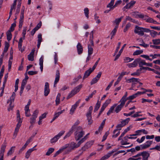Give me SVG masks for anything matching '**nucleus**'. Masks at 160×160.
<instances>
[{
    "mask_svg": "<svg viewBox=\"0 0 160 160\" xmlns=\"http://www.w3.org/2000/svg\"><path fill=\"white\" fill-rule=\"evenodd\" d=\"M85 132L83 131L82 128L81 126L77 127L74 133L75 139L76 141L80 140L83 136L84 135Z\"/></svg>",
    "mask_w": 160,
    "mask_h": 160,
    "instance_id": "f257e3e1",
    "label": "nucleus"
},
{
    "mask_svg": "<svg viewBox=\"0 0 160 160\" xmlns=\"http://www.w3.org/2000/svg\"><path fill=\"white\" fill-rule=\"evenodd\" d=\"M150 156V154L146 151H143L142 152H139L136 155H135L134 157H138V158H141L140 157H142V160H148V158Z\"/></svg>",
    "mask_w": 160,
    "mask_h": 160,
    "instance_id": "f03ea898",
    "label": "nucleus"
},
{
    "mask_svg": "<svg viewBox=\"0 0 160 160\" xmlns=\"http://www.w3.org/2000/svg\"><path fill=\"white\" fill-rule=\"evenodd\" d=\"M82 84L76 87L75 88H74V89L71 91V93L67 97V99H68L77 93L79 91L80 89L82 88Z\"/></svg>",
    "mask_w": 160,
    "mask_h": 160,
    "instance_id": "7ed1b4c3",
    "label": "nucleus"
},
{
    "mask_svg": "<svg viewBox=\"0 0 160 160\" xmlns=\"http://www.w3.org/2000/svg\"><path fill=\"white\" fill-rule=\"evenodd\" d=\"M65 132L64 131H62L60 132L57 135H55L53 138L51 139V143H53L56 142L60 137L64 134Z\"/></svg>",
    "mask_w": 160,
    "mask_h": 160,
    "instance_id": "20e7f679",
    "label": "nucleus"
},
{
    "mask_svg": "<svg viewBox=\"0 0 160 160\" xmlns=\"http://www.w3.org/2000/svg\"><path fill=\"white\" fill-rule=\"evenodd\" d=\"M38 111L36 110L33 113L31 117L30 118V122L31 124H34L36 122V119L37 117Z\"/></svg>",
    "mask_w": 160,
    "mask_h": 160,
    "instance_id": "39448f33",
    "label": "nucleus"
},
{
    "mask_svg": "<svg viewBox=\"0 0 160 160\" xmlns=\"http://www.w3.org/2000/svg\"><path fill=\"white\" fill-rule=\"evenodd\" d=\"M142 30V27L136 26L134 30V32L135 33L138 34V35L142 36L144 35Z\"/></svg>",
    "mask_w": 160,
    "mask_h": 160,
    "instance_id": "423d86ee",
    "label": "nucleus"
},
{
    "mask_svg": "<svg viewBox=\"0 0 160 160\" xmlns=\"http://www.w3.org/2000/svg\"><path fill=\"white\" fill-rule=\"evenodd\" d=\"M93 143L94 141L92 140L87 142L84 146L82 148L81 150L83 151H85L87 149L90 148Z\"/></svg>",
    "mask_w": 160,
    "mask_h": 160,
    "instance_id": "0eeeda50",
    "label": "nucleus"
},
{
    "mask_svg": "<svg viewBox=\"0 0 160 160\" xmlns=\"http://www.w3.org/2000/svg\"><path fill=\"white\" fill-rule=\"evenodd\" d=\"M81 144L82 143L79 141L77 143H76L74 142H72L69 144V147L70 149H73L79 147Z\"/></svg>",
    "mask_w": 160,
    "mask_h": 160,
    "instance_id": "6e6552de",
    "label": "nucleus"
},
{
    "mask_svg": "<svg viewBox=\"0 0 160 160\" xmlns=\"http://www.w3.org/2000/svg\"><path fill=\"white\" fill-rule=\"evenodd\" d=\"M135 132L136 133L135 134L130 135V136H136L140 135H141V133L142 132L145 134H147L148 133V132L144 129L136 131Z\"/></svg>",
    "mask_w": 160,
    "mask_h": 160,
    "instance_id": "1a4fd4ad",
    "label": "nucleus"
},
{
    "mask_svg": "<svg viewBox=\"0 0 160 160\" xmlns=\"http://www.w3.org/2000/svg\"><path fill=\"white\" fill-rule=\"evenodd\" d=\"M116 128L117 129H115L113 132V135L112 136L113 138H116L120 134V124H118Z\"/></svg>",
    "mask_w": 160,
    "mask_h": 160,
    "instance_id": "9d476101",
    "label": "nucleus"
},
{
    "mask_svg": "<svg viewBox=\"0 0 160 160\" xmlns=\"http://www.w3.org/2000/svg\"><path fill=\"white\" fill-rule=\"evenodd\" d=\"M80 100L79 99L78 100L76 103H75L73 105H72V108L70 110V113L71 114H72L74 111H75L76 109L77 108V107L78 106L79 104V103L80 102Z\"/></svg>",
    "mask_w": 160,
    "mask_h": 160,
    "instance_id": "9b49d317",
    "label": "nucleus"
},
{
    "mask_svg": "<svg viewBox=\"0 0 160 160\" xmlns=\"http://www.w3.org/2000/svg\"><path fill=\"white\" fill-rule=\"evenodd\" d=\"M101 74V72H99L96 76L92 80L90 83L91 85H92L97 82L100 78Z\"/></svg>",
    "mask_w": 160,
    "mask_h": 160,
    "instance_id": "f8f14e48",
    "label": "nucleus"
},
{
    "mask_svg": "<svg viewBox=\"0 0 160 160\" xmlns=\"http://www.w3.org/2000/svg\"><path fill=\"white\" fill-rule=\"evenodd\" d=\"M6 146L4 144H2L1 148L0 151V160H3L4 154L6 148Z\"/></svg>",
    "mask_w": 160,
    "mask_h": 160,
    "instance_id": "ddd939ff",
    "label": "nucleus"
},
{
    "mask_svg": "<svg viewBox=\"0 0 160 160\" xmlns=\"http://www.w3.org/2000/svg\"><path fill=\"white\" fill-rule=\"evenodd\" d=\"M50 92V89L49 88V84L48 82L45 83L44 88V95L45 96L48 95Z\"/></svg>",
    "mask_w": 160,
    "mask_h": 160,
    "instance_id": "4468645a",
    "label": "nucleus"
},
{
    "mask_svg": "<svg viewBox=\"0 0 160 160\" xmlns=\"http://www.w3.org/2000/svg\"><path fill=\"white\" fill-rule=\"evenodd\" d=\"M22 0H18V4L17 7V9L15 13V17H17L18 14L19 12L20 9V8L21 1Z\"/></svg>",
    "mask_w": 160,
    "mask_h": 160,
    "instance_id": "2eb2a0df",
    "label": "nucleus"
},
{
    "mask_svg": "<svg viewBox=\"0 0 160 160\" xmlns=\"http://www.w3.org/2000/svg\"><path fill=\"white\" fill-rule=\"evenodd\" d=\"M141 18H142L147 22L150 23L151 22L152 18L149 17L146 15H144L142 14V15L139 16Z\"/></svg>",
    "mask_w": 160,
    "mask_h": 160,
    "instance_id": "dca6fc26",
    "label": "nucleus"
},
{
    "mask_svg": "<svg viewBox=\"0 0 160 160\" xmlns=\"http://www.w3.org/2000/svg\"><path fill=\"white\" fill-rule=\"evenodd\" d=\"M77 49L78 54L79 55H80L82 53L83 51V48L80 43H78L77 46Z\"/></svg>",
    "mask_w": 160,
    "mask_h": 160,
    "instance_id": "f3484780",
    "label": "nucleus"
},
{
    "mask_svg": "<svg viewBox=\"0 0 160 160\" xmlns=\"http://www.w3.org/2000/svg\"><path fill=\"white\" fill-rule=\"evenodd\" d=\"M60 78V73L59 70H57L56 72L55 79L54 81V87L56 86V84L59 81Z\"/></svg>",
    "mask_w": 160,
    "mask_h": 160,
    "instance_id": "a211bd4d",
    "label": "nucleus"
},
{
    "mask_svg": "<svg viewBox=\"0 0 160 160\" xmlns=\"http://www.w3.org/2000/svg\"><path fill=\"white\" fill-rule=\"evenodd\" d=\"M139 61V59H137L133 62L128 64V65L129 68L135 67L137 66Z\"/></svg>",
    "mask_w": 160,
    "mask_h": 160,
    "instance_id": "6ab92c4d",
    "label": "nucleus"
},
{
    "mask_svg": "<svg viewBox=\"0 0 160 160\" xmlns=\"http://www.w3.org/2000/svg\"><path fill=\"white\" fill-rule=\"evenodd\" d=\"M35 50L33 49L32 50L28 56V59L29 61H33L34 60V54Z\"/></svg>",
    "mask_w": 160,
    "mask_h": 160,
    "instance_id": "aec40b11",
    "label": "nucleus"
},
{
    "mask_svg": "<svg viewBox=\"0 0 160 160\" xmlns=\"http://www.w3.org/2000/svg\"><path fill=\"white\" fill-rule=\"evenodd\" d=\"M93 71V70L91 68H90L88 70L86 71L84 74L83 79L88 77Z\"/></svg>",
    "mask_w": 160,
    "mask_h": 160,
    "instance_id": "412c9836",
    "label": "nucleus"
},
{
    "mask_svg": "<svg viewBox=\"0 0 160 160\" xmlns=\"http://www.w3.org/2000/svg\"><path fill=\"white\" fill-rule=\"evenodd\" d=\"M27 82V81L25 79H23L22 81L21 86V90L20 92V95H21V94L23 92V90L25 87V86Z\"/></svg>",
    "mask_w": 160,
    "mask_h": 160,
    "instance_id": "4be33fe9",
    "label": "nucleus"
},
{
    "mask_svg": "<svg viewBox=\"0 0 160 160\" xmlns=\"http://www.w3.org/2000/svg\"><path fill=\"white\" fill-rule=\"evenodd\" d=\"M127 96V92H126L122 98L121 99V107L123 106L125 103V102L126 100V97Z\"/></svg>",
    "mask_w": 160,
    "mask_h": 160,
    "instance_id": "5701e85b",
    "label": "nucleus"
},
{
    "mask_svg": "<svg viewBox=\"0 0 160 160\" xmlns=\"http://www.w3.org/2000/svg\"><path fill=\"white\" fill-rule=\"evenodd\" d=\"M35 150L36 149H34V148H32L28 149L26 153V158L27 159H28L30 156L32 152L34 150Z\"/></svg>",
    "mask_w": 160,
    "mask_h": 160,
    "instance_id": "b1692460",
    "label": "nucleus"
},
{
    "mask_svg": "<svg viewBox=\"0 0 160 160\" xmlns=\"http://www.w3.org/2000/svg\"><path fill=\"white\" fill-rule=\"evenodd\" d=\"M43 59L44 57L43 56H42L41 58L39 59V64L40 66V69L42 72L43 71Z\"/></svg>",
    "mask_w": 160,
    "mask_h": 160,
    "instance_id": "393cba45",
    "label": "nucleus"
},
{
    "mask_svg": "<svg viewBox=\"0 0 160 160\" xmlns=\"http://www.w3.org/2000/svg\"><path fill=\"white\" fill-rule=\"evenodd\" d=\"M139 79L135 78H131L128 80V82H132L133 84H135L136 82H139Z\"/></svg>",
    "mask_w": 160,
    "mask_h": 160,
    "instance_id": "a878e982",
    "label": "nucleus"
},
{
    "mask_svg": "<svg viewBox=\"0 0 160 160\" xmlns=\"http://www.w3.org/2000/svg\"><path fill=\"white\" fill-rule=\"evenodd\" d=\"M130 120V118H128L122 121L121 123V127H123L127 125Z\"/></svg>",
    "mask_w": 160,
    "mask_h": 160,
    "instance_id": "bb28decb",
    "label": "nucleus"
},
{
    "mask_svg": "<svg viewBox=\"0 0 160 160\" xmlns=\"http://www.w3.org/2000/svg\"><path fill=\"white\" fill-rule=\"evenodd\" d=\"M136 1H132L129 3L127 4L125 6V8H130L132 7L133 5L135 3Z\"/></svg>",
    "mask_w": 160,
    "mask_h": 160,
    "instance_id": "cd10ccee",
    "label": "nucleus"
},
{
    "mask_svg": "<svg viewBox=\"0 0 160 160\" xmlns=\"http://www.w3.org/2000/svg\"><path fill=\"white\" fill-rule=\"evenodd\" d=\"M117 106V104H114L112 106L107 113V115H109L111 113H112L115 107Z\"/></svg>",
    "mask_w": 160,
    "mask_h": 160,
    "instance_id": "c85d7f7f",
    "label": "nucleus"
},
{
    "mask_svg": "<svg viewBox=\"0 0 160 160\" xmlns=\"http://www.w3.org/2000/svg\"><path fill=\"white\" fill-rule=\"evenodd\" d=\"M117 106V104H114L112 106L107 113V115H109L111 113H112L115 107Z\"/></svg>",
    "mask_w": 160,
    "mask_h": 160,
    "instance_id": "c756f323",
    "label": "nucleus"
},
{
    "mask_svg": "<svg viewBox=\"0 0 160 160\" xmlns=\"http://www.w3.org/2000/svg\"><path fill=\"white\" fill-rule=\"evenodd\" d=\"M16 94L14 92H13L12 94V96L10 97V99L8 100L7 101V103H9V102L12 103L13 102L14 100V99L15 97Z\"/></svg>",
    "mask_w": 160,
    "mask_h": 160,
    "instance_id": "7c9ffc66",
    "label": "nucleus"
},
{
    "mask_svg": "<svg viewBox=\"0 0 160 160\" xmlns=\"http://www.w3.org/2000/svg\"><path fill=\"white\" fill-rule=\"evenodd\" d=\"M138 59H139V61L138 62V64L139 67H142L143 65L146 66L147 63L145 62V60H141L140 58H138Z\"/></svg>",
    "mask_w": 160,
    "mask_h": 160,
    "instance_id": "2f4dec72",
    "label": "nucleus"
},
{
    "mask_svg": "<svg viewBox=\"0 0 160 160\" xmlns=\"http://www.w3.org/2000/svg\"><path fill=\"white\" fill-rule=\"evenodd\" d=\"M100 104L101 102L98 100L97 103L96 104L94 110V112H96L98 110L100 106Z\"/></svg>",
    "mask_w": 160,
    "mask_h": 160,
    "instance_id": "473e14b6",
    "label": "nucleus"
},
{
    "mask_svg": "<svg viewBox=\"0 0 160 160\" xmlns=\"http://www.w3.org/2000/svg\"><path fill=\"white\" fill-rule=\"evenodd\" d=\"M88 54L89 55H91L93 52V49L90 44L88 45Z\"/></svg>",
    "mask_w": 160,
    "mask_h": 160,
    "instance_id": "72a5a7b5",
    "label": "nucleus"
},
{
    "mask_svg": "<svg viewBox=\"0 0 160 160\" xmlns=\"http://www.w3.org/2000/svg\"><path fill=\"white\" fill-rule=\"evenodd\" d=\"M73 130L71 128L70 131L68 133H67L66 134L64 137L63 139H65L67 138L70 137L71 134L72 133Z\"/></svg>",
    "mask_w": 160,
    "mask_h": 160,
    "instance_id": "f704fd0d",
    "label": "nucleus"
},
{
    "mask_svg": "<svg viewBox=\"0 0 160 160\" xmlns=\"http://www.w3.org/2000/svg\"><path fill=\"white\" fill-rule=\"evenodd\" d=\"M11 32L8 31L6 33L7 39L8 41H9L12 38V35Z\"/></svg>",
    "mask_w": 160,
    "mask_h": 160,
    "instance_id": "c9c22d12",
    "label": "nucleus"
},
{
    "mask_svg": "<svg viewBox=\"0 0 160 160\" xmlns=\"http://www.w3.org/2000/svg\"><path fill=\"white\" fill-rule=\"evenodd\" d=\"M132 128V127L131 126H130L127 128L126 129H125L123 132L122 133L121 135V137L123 136L124 134L127 133L128 131H129L130 129Z\"/></svg>",
    "mask_w": 160,
    "mask_h": 160,
    "instance_id": "e433bc0d",
    "label": "nucleus"
},
{
    "mask_svg": "<svg viewBox=\"0 0 160 160\" xmlns=\"http://www.w3.org/2000/svg\"><path fill=\"white\" fill-rule=\"evenodd\" d=\"M54 148H49L46 154V155L49 156L51 154L54 152Z\"/></svg>",
    "mask_w": 160,
    "mask_h": 160,
    "instance_id": "4c0bfd02",
    "label": "nucleus"
},
{
    "mask_svg": "<svg viewBox=\"0 0 160 160\" xmlns=\"http://www.w3.org/2000/svg\"><path fill=\"white\" fill-rule=\"evenodd\" d=\"M117 26H115V28L111 32V34L112 35L111 39H112V38H113L114 35H115L117 31Z\"/></svg>",
    "mask_w": 160,
    "mask_h": 160,
    "instance_id": "58836bf2",
    "label": "nucleus"
},
{
    "mask_svg": "<svg viewBox=\"0 0 160 160\" xmlns=\"http://www.w3.org/2000/svg\"><path fill=\"white\" fill-rule=\"evenodd\" d=\"M84 13L86 17L88 18H89V9L87 8H85L84 9Z\"/></svg>",
    "mask_w": 160,
    "mask_h": 160,
    "instance_id": "ea45409f",
    "label": "nucleus"
},
{
    "mask_svg": "<svg viewBox=\"0 0 160 160\" xmlns=\"http://www.w3.org/2000/svg\"><path fill=\"white\" fill-rule=\"evenodd\" d=\"M143 52L142 50H137L133 54V55H138L142 53Z\"/></svg>",
    "mask_w": 160,
    "mask_h": 160,
    "instance_id": "a19ab883",
    "label": "nucleus"
},
{
    "mask_svg": "<svg viewBox=\"0 0 160 160\" xmlns=\"http://www.w3.org/2000/svg\"><path fill=\"white\" fill-rule=\"evenodd\" d=\"M150 34L151 36L153 38H155L158 34V32L154 30L151 31L150 32Z\"/></svg>",
    "mask_w": 160,
    "mask_h": 160,
    "instance_id": "79ce46f5",
    "label": "nucleus"
},
{
    "mask_svg": "<svg viewBox=\"0 0 160 160\" xmlns=\"http://www.w3.org/2000/svg\"><path fill=\"white\" fill-rule=\"evenodd\" d=\"M132 15L134 16V17L136 18H140L139 16L142 15V14H139L138 12H133L132 13Z\"/></svg>",
    "mask_w": 160,
    "mask_h": 160,
    "instance_id": "37998d69",
    "label": "nucleus"
},
{
    "mask_svg": "<svg viewBox=\"0 0 160 160\" xmlns=\"http://www.w3.org/2000/svg\"><path fill=\"white\" fill-rule=\"evenodd\" d=\"M152 42L155 45H158L160 44V39H153Z\"/></svg>",
    "mask_w": 160,
    "mask_h": 160,
    "instance_id": "c03bdc74",
    "label": "nucleus"
},
{
    "mask_svg": "<svg viewBox=\"0 0 160 160\" xmlns=\"http://www.w3.org/2000/svg\"><path fill=\"white\" fill-rule=\"evenodd\" d=\"M89 134V133H88L83 138L81 139L79 141L81 143L83 142H85L88 138V136Z\"/></svg>",
    "mask_w": 160,
    "mask_h": 160,
    "instance_id": "a18cd8bd",
    "label": "nucleus"
},
{
    "mask_svg": "<svg viewBox=\"0 0 160 160\" xmlns=\"http://www.w3.org/2000/svg\"><path fill=\"white\" fill-rule=\"evenodd\" d=\"M89 134V133H88L83 138L81 139L79 141L81 143L83 142H85L88 138V136Z\"/></svg>",
    "mask_w": 160,
    "mask_h": 160,
    "instance_id": "49530a36",
    "label": "nucleus"
},
{
    "mask_svg": "<svg viewBox=\"0 0 160 160\" xmlns=\"http://www.w3.org/2000/svg\"><path fill=\"white\" fill-rule=\"evenodd\" d=\"M89 134V133H88L83 138L81 139L79 141L81 143L83 142H85L88 138V136Z\"/></svg>",
    "mask_w": 160,
    "mask_h": 160,
    "instance_id": "de8ad7c7",
    "label": "nucleus"
},
{
    "mask_svg": "<svg viewBox=\"0 0 160 160\" xmlns=\"http://www.w3.org/2000/svg\"><path fill=\"white\" fill-rule=\"evenodd\" d=\"M16 26V23L15 22L13 23L12 24L11 26L8 31H9L10 32L13 31L14 30V28Z\"/></svg>",
    "mask_w": 160,
    "mask_h": 160,
    "instance_id": "09e8293b",
    "label": "nucleus"
},
{
    "mask_svg": "<svg viewBox=\"0 0 160 160\" xmlns=\"http://www.w3.org/2000/svg\"><path fill=\"white\" fill-rule=\"evenodd\" d=\"M61 96V94L60 93H58L56 100V105H58L59 103L60 102V98Z\"/></svg>",
    "mask_w": 160,
    "mask_h": 160,
    "instance_id": "8fccbe9b",
    "label": "nucleus"
},
{
    "mask_svg": "<svg viewBox=\"0 0 160 160\" xmlns=\"http://www.w3.org/2000/svg\"><path fill=\"white\" fill-rule=\"evenodd\" d=\"M142 41V43L139 44V45L140 46H143L144 48H147L149 46V45L145 44L142 40H140V41Z\"/></svg>",
    "mask_w": 160,
    "mask_h": 160,
    "instance_id": "3c124183",
    "label": "nucleus"
},
{
    "mask_svg": "<svg viewBox=\"0 0 160 160\" xmlns=\"http://www.w3.org/2000/svg\"><path fill=\"white\" fill-rule=\"evenodd\" d=\"M113 3L110 2L107 5V7L110 8L111 10H113L115 8L114 5L113 6Z\"/></svg>",
    "mask_w": 160,
    "mask_h": 160,
    "instance_id": "603ef678",
    "label": "nucleus"
},
{
    "mask_svg": "<svg viewBox=\"0 0 160 160\" xmlns=\"http://www.w3.org/2000/svg\"><path fill=\"white\" fill-rule=\"evenodd\" d=\"M149 56L146 55H141V57L145 58L147 60H149L150 61H152V59L149 58Z\"/></svg>",
    "mask_w": 160,
    "mask_h": 160,
    "instance_id": "864d4df0",
    "label": "nucleus"
},
{
    "mask_svg": "<svg viewBox=\"0 0 160 160\" xmlns=\"http://www.w3.org/2000/svg\"><path fill=\"white\" fill-rule=\"evenodd\" d=\"M80 123V121L78 120H77L76 122L74 123V125L72 126L71 129L74 130L76 126H78Z\"/></svg>",
    "mask_w": 160,
    "mask_h": 160,
    "instance_id": "5fc2aeb1",
    "label": "nucleus"
},
{
    "mask_svg": "<svg viewBox=\"0 0 160 160\" xmlns=\"http://www.w3.org/2000/svg\"><path fill=\"white\" fill-rule=\"evenodd\" d=\"M18 2V0H14V2L11 7V9H15V8L16 5V2Z\"/></svg>",
    "mask_w": 160,
    "mask_h": 160,
    "instance_id": "6e6d98bb",
    "label": "nucleus"
},
{
    "mask_svg": "<svg viewBox=\"0 0 160 160\" xmlns=\"http://www.w3.org/2000/svg\"><path fill=\"white\" fill-rule=\"evenodd\" d=\"M133 60V58H130L128 57H125L124 59V62H130Z\"/></svg>",
    "mask_w": 160,
    "mask_h": 160,
    "instance_id": "4d7b16f0",
    "label": "nucleus"
},
{
    "mask_svg": "<svg viewBox=\"0 0 160 160\" xmlns=\"http://www.w3.org/2000/svg\"><path fill=\"white\" fill-rule=\"evenodd\" d=\"M15 148V147H11L10 150L8 152L7 155H11L14 152V149Z\"/></svg>",
    "mask_w": 160,
    "mask_h": 160,
    "instance_id": "13d9d810",
    "label": "nucleus"
},
{
    "mask_svg": "<svg viewBox=\"0 0 160 160\" xmlns=\"http://www.w3.org/2000/svg\"><path fill=\"white\" fill-rule=\"evenodd\" d=\"M114 22L116 24L115 26H117V28H118L119 23L120 22V18L116 19Z\"/></svg>",
    "mask_w": 160,
    "mask_h": 160,
    "instance_id": "bf43d9fd",
    "label": "nucleus"
},
{
    "mask_svg": "<svg viewBox=\"0 0 160 160\" xmlns=\"http://www.w3.org/2000/svg\"><path fill=\"white\" fill-rule=\"evenodd\" d=\"M134 156H133L132 158H130L128 160H139L141 159V158H138V157H134Z\"/></svg>",
    "mask_w": 160,
    "mask_h": 160,
    "instance_id": "052dcab7",
    "label": "nucleus"
},
{
    "mask_svg": "<svg viewBox=\"0 0 160 160\" xmlns=\"http://www.w3.org/2000/svg\"><path fill=\"white\" fill-rule=\"evenodd\" d=\"M69 144H67L63 146H62L61 148L60 149V150H61V151L62 152L63 150L64 149H66L67 148L69 147Z\"/></svg>",
    "mask_w": 160,
    "mask_h": 160,
    "instance_id": "680f3d73",
    "label": "nucleus"
},
{
    "mask_svg": "<svg viewBox=\"0 0 160 160\" xmlns=\"http://www.w3.org/2000/svg\"><path fill=\"white\" fill-rule=\"evenodd\" d=\"M55 55H54V63L56 64L57 63V62L58 61V56L57 54V53L56 52H54Z\"/></svg>",
    "mask_w": 160,
    "mask_h": 160,
    "instance_id": "e2e57ef3",
    "label": "nucleus"
},
{
    "mask_svg": "<svg viewBox=\"0 0 160 160\" xmlns=\"http://www.w3.org/2000/svg\"><path fill=\"white\" fill-rule=\"evenodd\" d=\"M137 97V96L136 95V93H135L132 95H131V96L128 97L127 98V99H129V100H132L134 98H135Z\"/></svg>",
    "mask_w": 160,
    "mask_h": 160,
    "instance_id": "0e129e2a",
    "label": "nucleus"
},
{
    "mask_svg": "<svg viewBox=\"0 0 160 160\" xmlns=\"http://www.w3.org/2000/svg\"><path fill=\"white\" fill-rule=\"evenodd\" d=\"M114 82V80H112L109 84L108 85V86H107V87L105 89V90L106 91H108L109 90L110 87L112 86L113 82Z\"/></svg>",
    "mask_w": 160,
    "mask_h": 160,
    "instance_id": "69168bd1",
    "label": "nucleus"
},
{
    "mask_svg": "<svg viewBox=\"0 0 160 160\" xmlns=\"http://www.w3.org/2000/svg\"><path fill=\"white\" fill-rule=\"evenodd\" d=\"M28 74L30 75H35L37 74L38 73V72L37 71H29L28 72Z\"/></svg>",
    "mask_w": 160,
    "mask_h": 160,
    "instance_id": "338daca9",
    "label": "nucleus"
},
{
    "mask_svg": "<svg viewBox=\"0 0 160 160\" xmlns=\"http://www.w3.org/2000/svg\"><path fill=\"white\" fill-rule=\"evenodd\" d=\"M42 35L41 34H39L38 35V42L41 43L42 41Z\"/></svg>",
    "mask_w": 160,
    "mask_h": 160,
    "instance_id": "774afa93",
    "label": "nucleus"
}]
</instances>
